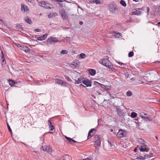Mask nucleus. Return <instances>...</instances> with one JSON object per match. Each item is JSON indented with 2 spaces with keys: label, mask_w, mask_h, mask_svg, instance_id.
I'll list each match as a JSON object with an SVG mask.
<instances>
[{
  "label": "nucleus",
  "mask_w": 160,
  "mask_h": 160,
  "mask_svg": "<svg viewBox=\"0 0 160 160\" xmlns=\"http://www.w3.org/2000/svg\"><path fill=\"white\" fill-rule=\"evenodd\" d=\"M100 64L107 67L112 71H114L115 69L112 67V63L108 60L105 59H102L99 61Z\"/></svg>",
  "instance_id": "nucleus-1"
},
{
  "label": "nucleus",
  "mask_w": 160,
  "mask_h": 160,
  "mask_svg": "<svg viewBox=\"0 0 160 160\" xmlns=\"http://www.w3.org/2000/svg\"><path fill=\"white\" fill-rule=\"evenodd\" d=\"M108 7L109 11L112 13H115L118 12V9L116 8L115 5L111 4L109 5Z\"/></svg>",
  "instance_id": "nucleus-2"
},
{
  "label": "nucleus",
  "mask_w": 160,
  "mask_h": 160,
  "mask_svg": "<svg viewBox=\"0 0 160 160\" xmlns=\"http://www.w3.org/2000/svg\"><path fill=\"white\" fill-rule=\"evenodd\" d=\"M58 41V39L55 37H51L47 39V42L50 44L52 43L57 42Z\"/></svg>",
  "instance_id": "nucleus-3"
},
{
  "label": "nucleus",
  "mask_w": 160,
  "mask_h": 160,
  "mask_svg": "<svg viewBox=\"0 0 160 160\" xmlns=\"http://www.w3.org/2000/svg\"><path fill=\"white\" fill-rule=\"evenodd\" d=\"M21 11L25 13H28L29 12V10L28 7L22 3L21 4Z\"/></svg>",
  "instance_id": "nucleus-4"
},
{
  "label": "nucleus",
  "mask_w": 160,
  "mask_h": 160,
  "mask_svg": "<svg viewBox=\"0 0 160 160\" xmlns=\"http://www.w3.org/2000/svg\"><path fill=\"white\" fill-rule=\"evenodd\" d=\"M55 84L60 85L61 86L65 87H66L68 84L67 82L64 81L58 78L55 79Z\"/></svg>",
  "instance_id": "nucleus-5"
},
{
  "label": "nucleus",
  "mask_w": 160,
  "mask_h": 160,
  "mask_svg": "<svg viewBox=\"0 0 160 160\" xmlns=\"http://www.w3.org/2000/svg\"><path fill=\"white\" fill-rule=\"evenodd\" d=\"M18 47L21 50L24 51L25 52L28 53L30 52V49L27 46L24 45H21L18 44Z\"/></svg>",
  "instance_id": "nucleus-6"
},
{
  "label": "nucleus",
  "mask_w": 160,
  "mask_h": 160,
  "mask_svg": "<svg viewBox=\"0 0 160 160\" xmlns=\"http://www.w3.org/2000/svg\"><path fill=\"white\" fill-rule=\"evenodd\" d=\"M126 132L125 131L120 129L117 133V136L118 138H122L126 136Z\"/></svg>",
  "instance_id": "nucleus-7"
},
{
  "label": "nucleus",
  "mask_w": 160,
  "mask_h": 160,
  "mask_svg": "<svg viewBox=\"0 0 160 160\" xmlns=\"http://www.w3.org/2000/svg\"><path fill=\"white\" fill-rule=\"evenodd\" d=\"M48 124L49 129V133H53L55 131V129L54 126L52 124V122L50 119L48 120Z\"/></svg>",
  "instance_id": "nucleus-8"
},
{
  "label": "nucleus",
  "mask_w": 160,
  "mask_h": 160,
  "mask_svg": "<svg viewBox=\"0 0 160 160\" xmlns=\"http://www.w3.org/2000/svg\"><path fill=\"white\" fill-rule=\"evenodd\" d=\"M39 5L42 7L45 8H51V7L48 3L44 1H40L39 2Z\"/></svg>",
  "instance_id": "nucleus-9"
},
{
  "label": "nucleus",
  "mask_w": 160,
  "mask_h": 160,
  "mask_svg": "<svg viewBox=\"0 0 160 160\" xmlns=\"http://www.w3.org/2000/svg\"><path fill=\"white\" fill-rule=\"evenodd\" d=\"M42 149L44 151L48 152H51L52 151V148L49 146L44 145L42 146Z\"/></svg>",
  "instance_id": "nucleus-10"
},
{
  "label": "nucleus",
  "mask_w": 160,
  "mask_h": 160,
  "mask_svg": "<svg viewBox=\"0 0 160 160\" xmlns=\"http://www.w3.org/2000/svg\"><path fill=\"white\" fill-rule=\"evenodd\" d=\"M59 13L61 16L62 18L63 19H66L68 18V15H67L65 11L63 9H62L60 10Z\"/></svg>",
  "instance_id": "nucleus-11"
},
{
  "label": "nucleus",
  "mask_w": 160,
  "mask_h": 160,
  "mask_svg": "<svg viewBox=\"0 0 160 160\" xmlns=\"http://www.w3.org/2000/svg\"><path fill=\"white\" fill-rule=\"evenodd\" d=\"M149 149L148 147H147V145L145 143L141 145V148L140 150L141 152H148L149 151Z\"/></svg>",
  "instance_id": "nucleus-12"
},
{
  "label": "nucleus",
  "mask_w": 160,
  "mask_h": 160,
  "mask_svg": "<svg viewBox=\"0 0 160 160\" xmlns=\"http://www.w3.org/2000/svg\"><path fill=\"white\" fill-rule=\"evenodd\" d=\"M82 83L87 87L91 86V81L87 78L84 79L83 78Z\"/></svg>",
  "instance_id": "nucleus-13"
},
{
  "label": "nucleus",
  "mask_w": 160,
  "mask_h": 160,
  "mask_svg": "<svg viewBox=\"0 0 160 160\" xmlns=\"http://www.w3.org/2000/svg\"><path fill=\"white\" fill-rule=\"evenodd\" d=\"M139 116L140 117L142 118L147 119H149L148 115L143 112H141L138 114Z\"/></svg>",
  "instance_id": "nucleus-14"
},
{
  "label": "nucleus",
  "mask_w": 160,
  "mask_h": 160,
  "mask_svg": "<svg viewBox=\"0 0 160 160\" xmlns=\"http://www.w3.org/2000/svg\"><path fill=\"white\" fill-rule=\"evenodd\" d=\"M95 138L96 140L95 141V143L99 147L100 146L101 142L100 140V138L99 136L98 135L95 136Z\"/></svg>",
  "instance_id": "nucleus-15"
},
{
  "label": "nucleus",
  "mask_w": 160,
  "mask_h": 160,
  "mask_svg": "<svg viewBox=\"0 0 160 160\" xmlns=\"http://www.w3.org/2000/svg\"><path fill=\"white\" fill-rule=\"evenodd\" d=\"M47 35L48 34H45L41 36L37 37L36 39L39 41L44 40L47 38Z\"/></svg>",
  "instance_id": "nucleus-16"
},
{
  "label": "nucleus",
  "mask_w": 160,
  "mask_h": 160,
  "mask_svg": "<svg viewBox=\"0 0 160 160\" xmlns=\"http://www.w3.org/2000/svg\"><path fill=\"white\" fill-rule=\"evenodd\" d=\"M132 13L133 15H138L141 14V12L140 11V9L137 8L135 9Z\"/></svg>",
  "instance_id": "nucleus-17"
},
{
  "label": "nucleus",
  "mask_w": 160,
  "mask_h": 160,
  "mask_svg": "<svg viewBox=\"0 0 160 160\" xmlns=\"http://www.w3.org/2000/svg\"><path fill=\"white\" fill-rule=\"evenodd\" d=\"M2 53V56H1V58L0 61L1 62V64L3 65L4 63L5 64L6 63V61L4 57V55L3 54V53L2 51H1Z\"/></svg>",
  "instance_id": "nucleus-18"
},
{
  "label": "nucleus",
  "mask_w": 160,
  "mask_h": 160,
  "mask_svg": "<svg viewBox=\"0 0 160 160\" xmlns=\"http://www.w3.org/2000/svg\"><path fill=\"white\" fill-rule=\"evenodd\" d=\"M16 29L17 31L19 32H22L23 31V28L21 25L18 24L16 25Z\"/></svg>",
  "instance_id": "nucleus-19"
},
{
  "label": "nucleus",
  "mask_w": 160,
  "mask_h": 160,
  "mask_svg": "<svg viewBox=\"0 0 160 160\" xmlns=\"http://www.w3.org/2000/svg\"><path fill=\"white\" fill-rule=\"evenodd\" d=\"M25 21L28 23L31 24L32 23V21L31 19L29 18L28 16L25 17L24 19Z\"/></svg>",
  "instance_id": "nucleus-20"
},
{
  "label": "nucleus",
  "mask_w": 160,
  "mask_h": 160,
  "mask_svg": "<svg viewBox=\"0 0 160 160\" xmlns=\"http://www.w3.org/2000/svg\"><path fill=\"white\" fill-rule=\"evenodd\" d=\"M116 108L117 109V114L119 115H122V112L121 109L120 108L119 106H116Z\"/></svg>",
  "instance_id": "nucleus-21"
},
{
  "label": "nucleus",
  "mask_w": 160,
  "mask_h": 160,
  "mask_svg": "<svg viewBox=\"0 0 160 160\" xmlns=\"http://www.w3.org/2000/svg\"><path fill=\"white\" fill-rule=\"evenodd\" d=\"M89 74L92 76H93L96 74V71L93 69H91L88 70Z\"/></svg>",
  "instance_id": "nucleus-22"
},
{
  "label": "nucleus",
  "mask_w": 160,
  "mask_h": 160,
  "mask_svg": "<svg viewBox=\"0 0 160 160\" xmlns=\"http://www.w3.org/2000/svg\"><path fill=\"white\" fill-rule=\"evenodd\" d=\"M83 78H78L77 80L76 79L75 81V83L77 84H78L81 82H82Z\"/></svg>",
  "instance_id": "nucleus-23"
},
{
  "label": "nucleus",
  "mask_w": 160,
  "mask_h": 160,
  "mask_svg": "<svg viewBox=\"0 0 160 160\" xmlns=\"http://www.w3.org/2000/svg\"><path fill=\"white\" fill-rule=\"evenodd\" d=\"M138 142L141 144V145L145 143V141L144 140L141 138H138L137 139Z\"/></svg>",
  "instance_id": "nucleus-24"
},
{
  "label": "nucleus",
  "mask_w": 160,
  "mask_h": 160,
  "mask_svg": "<svg viewBox=\"0 0 160 160\" xmlns=\"http://www.w3.org/2000/svg\"><path fill=\"white\" fill-rule=\"evenodd\" d=\"M113 35L115 37L117 38H119L121 36V33L119 32H114L113 33Z\"/></svg>",
  "instance_id": "nucleus-25"
},
{
  "label": "nucleus",
  "mask_w": 160,
  "mask_h": 160,
  "mask_svg": "<svg viewBox=\"0 0 160 160\" xmlns=\"http://www.w3.org/2000/svg\"><path fill=\"white\" fill-rule=\"evenodd\" d=\"M101 86L102 88L107 91L109 90L110 88L109 86H106L103 84H101Z\"/></svg>",
  "instance_id": "nucleus-26"
},
{
  "label": "nucleus",
  "mask_w": 160,
  "mask_h": 160,
  "mask_svg": "<svg viewBox=\"0 0 160 160\" xmlns=\"http://www.w3.org/2000/svg\"><path fill=\"white\" fill-rule=\"evenodd\" d=\"M137 114L134 112H132L131 113V116L132 118H135L137 116Z\"/></svg>",
  "instance_id": "nucleus-27"
},
{
  "label": "nucleus",
  "mask_w": 160,
  "mask_h": 160,
  "mask_svg": "<svg viewBox=\"0 0 160 160\" xmlns=\"http://www.w3.org/2000/svg\"><path fill=\"white\" fill-rule=\"evenodd\" d=\"M91 2H93L96 4H100L101 0H92Z\"/></svg>",
  "instance_id": "nucleus-28"
},
{
  "label": "nucleus",
  "mask_w": 160,
  "mask_h": 160,
  "mask_svg": "<svg viewBox=\"0 0 160 160\" xmlns=\"http://www.w3.org/2000/svg\"><path fill=\"white\" fill-rule=\"evenodd\" d=\"M78 61H74L72 63V65L74 67H77L78 66V64L77 63Z\"/></svg>",
  "instance_id": "nucleus-29"
},
{
  "label": "nucleus",
  "mask_w": 160,
  "mask_h": 160,
  "mask_svg": "<svg viewBox=\"0 0 160 160\" xmlns=\"http://www.w3.org/2000/svg\"><path fill=\"white\" fill-rule=\"evenodd\" d=\"M120 2V4L124 7H125L126 6V4L125 2L123 0H121Z\"/></svg>",
  "instance_id": "nucleus-30"
},
{
  "label": "nucleus",
  "mask_w": 160,
  "mask_h": 160,
  "mask_svg": "<svg viewBox=\"0 0 160 160\" xmlns=\"http://www.w3.org/2000/svg\"><path fill=\"white\" fill-rule=\"evenodd\" d=\"M8 81L9 84L10 86H12L14 85L15 82L11 80H9Z\"/></svg>",
  "instance_id": "nucleus-31"
},
{
  "label": "nucleus",
  "mask_w": 160,
  "mask_h": 160,
  "mask_svg": "<svg viewBox=\"0 0 160 160\" xmlns=\"http://www.w3.org/2000/svg\"><path fill=\"white\" fill-rule=\"evenodd\" d=\"M79 56L81 58L83 59L86 57V55L85 53H82L80 54Z\"/></svg>",
  "instance_id": "nucleus-32"
},
{
  "label": "nucleus",
  "mask_w": 160,
  "mask_h": 160,
  "mask_svg": "<svg viewBox=\"0 0 160 160\" xmlns=\"http://www.w3.org/2000/svg\"><path fill=\"white\" fill-rule=\"evenodd\" d=\"M152 152H149V154H148L146 155H145V156L147 158H151L152 156Z\"/></svg>",
  "instance_id": "nucleus-33"
},
{
  "label": "nucleus",
  "mask_w": 160,
  "mask_h": 160,
  "mask_svg": "<svg viewBox=\"0 0 160 160\" xmlns=\"http://www.w3.org/2000/svg\"><path fill=\"white\" fill-rule=\"evenodd\" d=\"M126 95L128 97L131 96L132 95V93L130 91H128L127 92Z\"/></svg>",
  "instance_id": "nucleus-34"
},
{
  "label": "nucleus",
  "mask_w": 160,
  "mask_h": 160,
  "mask_svg": "<svg viewBox=\"0 0 160 160\" xmlns=\"http://www.w3.org/2000/svg\"><path fill=\"white\" fill-rule=\"evenodd\" d=\"M133 55H134V53H133V52L132 51H131L129 52L128 54V56L129 57H132L133 56Z\"/></svg>",
  "instance_id": "nucleus-35"
},
{
  "label": "nucleus",
  "mask_w": 160,
  "mask_h": 160,
  "mask_svg": "<svg viewBox=\"0 0 160 160\" xmlns=\"http://www.w3.org/2000/svg\"><path fill=\"white\" fill-rule=\"evenodd\" d=\"M57 14L56 13H50V14H49L48 15V17L49 18H50L52 17L53 15H54L55 16V14Z\"/></svg>",
  "instance_id": "nucleus-36"
},
{
  "label": "nucleus",
  "mask_w": 160,
  "mask_h": 160,
  "mask_svg": "<svg viewBox=\"0 0 160 160\" xmlns=\"http://www.w3.org/2000/svg\"><path fill=\"white\" fill-rule=\"evenodd\" d=\"M68 52L67 51V50H62L61 52V54H67Z\"/></svg>",
  "instance_id": "nucleus-37"
},
{
  "label": "nucleus",
  "mask_w": 160,
  "mask_h": 160,
  "mask_svg": "<svg viewBox=\"0 0 160 160\" xmlns=\"http://www.w3.org/2000/svg\"><path fill=\"white\" fill-rule=\"evenodd\" d=\"M119 146L121 147H125V145H124V142L123 141L121 142Z\"/></svg>",
  "instance_id": "nucleus-38"
},
{
  "label": "nucleus",
  "mask_w": 160,
  "mask_h": 160,
  "mask_svg": "<svg viewBox=\"0 0 160 160\" xmlns=\"http://www.w3.org/2000/svg\"><path fill=\"white\" fill-rule=\"evenodd\" d=\"M7 126H8V130H9V131L11 132L12 133V130L9 125V124L8 123V122H7Z\"/></svg>",
  "instance_id": "nucleus-39"
},
{
  "label": "nucleus",
  "mask_w": 160,
  "mask_h": 160,
  "mask_svg": "<svg viewBox=\"0 0 160 160\" xmlns=\"http://www.w3.org/2000/svg\"><path fill=\"white\" fill-rule=\"evenodd\" d=\"M91 133L88 132V139H90L91 138L92 136V135H91Z\"/></svg>",
  "instance_id": "nucleus-40"
},
{
  "label": "nucleus",
  "mask_w": 160,
  "mask_h": 160,
  "mask_svg": "<svg viewBox=\"0 0 160 160\" xmlns=\"http://www.w3.org/2000/svg\"><path fill=\"white\" fill-rule=\"evenodd\" d=\"M146 10L147 13V15H149V8L148 7H147V8Z\"/></svg>",
  "instance_id": "nucleus-41"
},
{
  "label": "nucleus",
  "mask_w": 160,
  "mask_h": 160,
  "mask_svg": "<svg viewBox=\"0 0 160 160\" xmlns=\"http://www.w3.org/2000/svg\"><path fill=\"white\" fill-rule=\"evenodd\" d=\"M34 31L35 32H40V30L39 29H34Z\"/></svg>",
  "instance_id": "nucleus-42"
},
{
  "label": "nucleus",
  "mask_w": 160,
  "mask_h": 160,
  "mask_svg": "<svg viewBox=\"0 0 160 160\" xmlns=\"http://www.w3.org/2000/svg\"><path fill=\"white\" fill-rule=\"evenodd\" d=\"M68 140L70 142L72 143V139L70 138H68Z\"/></svg>",
  "instance_id": "nucleus-43"
},
{
  "label": "nucleus",
  "mask_w": 160,
  "mask_h": 160,
  "mask_svg": "<svg viewBox=\"0 0 160 160\" xmlns=\"http://www.w3.org/2000/svg\"><path fill=\"white\" fill-rule=\"evenodd\" d=\"M118 63L121 66H122L123 65H125L122 62H118Z\"/></svg>",
  "instance_id": "nucleus-44"
},
{
  "label": "nucleus",
  "mask_w": 160,
  "mask_h": 160,
  "mask_svg": "<svg viewBox=\"0 0 160 160\" xmlns=\"http://www.w3.org/2000/svg\"><path fill=\"white\" fill-rule=\"evenodd\" d=\"M94 130V129H91L89 132H88L91 133L93 132V131Z\"/></svg>",
  "instance_id": "nucleus-45"
},
{
  "label": "nucleus",
  "mask_w": 160,
  "mask_h": 160,
  "mask_svg": "<svg viewBox=\"0 0 160 160\" xmlns=\"http://www.w3.org/2000/svg\"><path fill=\"white\" fill-rule=\"evenodd\" d=\"M63 1L62 0H58L57 1V2H58V3H60L59 2H62Z\"/></svg>",
  "instance_id": "nucleus-46"
},
{
  "label": "nucleus",
  "mask_w": 160,
  "mask_h": 160,
  "mask_svg": "<svg viewBox=\"0 0 160 160\" xmlns=\"http://www.w3.org/2000/svg\"><path fill=\"white\" fill-rule=\"evenodd\" d=\"M128 74H126L125 75V78L126 79H127L128 78Z\"/></svg>",
  "instance_id": "nucleus-47"
},
{
  "label": "nucleus",
  "mask_w": 160,
  "mask_h": 160,
  "mask_svg": "<svg viewBox=\"0 0 160 160\" xmlns=\"http://www.w3.org/2000/svg\"><path fill=\"white\" fill-rule=\"evenodd\" d=\"M72 143H75L76 142H77L76 141L72 139Z\"/></svg>",
  "instance_id": "nucleus-48"
},
{
  "label": "nucleus",
  "mask_w": 160,
  "mask_h": 160,
  "mask_svg": "<svg viewBox=\"0 0 160 160\" xmlns=\"http://www.w3.org/2000/svg\"><path fill=\"white\" fill-rule=\"evenodd\" d=\"M131 80L132 81H134V80H135V78H132L131 79Z\"/></svg>",
  "instance_id": "nucleus-49"
},
{
  "label": "nucleus",
  "mask_w": 160,
  "mask_h": 160,
  "mask_svg": "<svg viewBox=\"0 0 160 160\" xmlns=\"http://www.w3.org/2000/svg\"><path fill=\"white\" fill-rule=\"evenodd\" d=\"M59 4L60 5V6H61L62 7L63 6V4H61V3H59Z\"/></svg>",
  "instance_id": "nucleus-50"
},
{
  "label": "nucleus",
  "mask_w": 160,
  "mask_h": 160,
  "mask_svg": "<svg viewBox=\"0 0 160 160\" xmlns=\"http://www.w3.org/2000/svg\"><path fill=\"white\" fill-rule=\"evenodd\" d=\"M82 23H83V22H82V21H81V22H79V24H80V25H82Z\"/></svg>",
  "instance_id": "nucleus-51"
},
{
  "label": "nucleus",
  "mask_w": 160,
  "mask_h": 160,
  "mask_svg": "<svg viewBox=\"0 0 160 160\" xmlns=\"http://www.w3.org/2000/svg\"><path fill=\"white\" fill-rule=\"evenodd\" d=\"M109 144L110 146L111 147H112V143H111V142H110V143H109Z\"/></svg>",
  "instance_id": "nucleus-52"
},
{
  "label": "nucleus",
  "mask_w": 160,
  "mask_h": 160,
  "mask_svg": "<svg viewBox=\"0 0 160 160\" xmlns=\"http://www.w3.org/2000/svg\"><path fill=\"white\" fill-rule=\"evenodd\" d=\"M110 131L111 132H113V130L112 129H110Z\"/></svg>",
  "instance_id": "nucleus-53"
},
{
  "label": "nucleus",
  "mask_w": 160,
  "mask_h": 160,
  "mask_svg": "<svg viewBox=\"0 0 160 160\" xmlns=\"http://www.w3.org/2000/svg\"><path fill=\"white\" fill-rule=\"evenodd\" d=\"M133 1H135V2H138V0H133Z\"/></svg>",
  "instance_id": "nucleus-54"
},
{
  "label": "nucleus",
  "mask_w": 160,
  "mask_h": 160,
  "mask_svg": "<svg viewBox=\"0 0 160 160\" xmlns=\"http://www.w3.org/2000/svg\"><path fill=\"white\" fill-rule=\"evenodd\" d=\"M65 138H66V139L68 140V138H69V137H67L66 136V137H65Z\"/></svg>",
  "instance_id": "nucleus-55"
},
{
  "label": "nucleus",
  "mask_w": 160,
  "mask_h": 160,
  "mask_svg": "<svg viewBox=\"0 0 160 160\" xmlns=\"http://www.w3.org/2000/svg\"><path fill=\"white\" fill-rule=\"evenodd\" d=\"M140 9V10H144L143 8H139Z\"/></svg>",
  "instance_id": "nucleus-56"
},
{
  "label": "nucleus",
  "mask_w": 160,
  "mask_h": 160,
  "mask_svg": "<svg viewBox=\"0 0 160 160\" xmlns=\"http://www.w3.org/2000/svg\"><path fill=\"white\" fill-rule=\"evenodd\" d=\"M158 137L157 136H156V137H155V138H156V139L158 140Z\"/></svg>",
  "instance_id": "nucleus-57"
},
{
  "label": "nucleus",
  "mask_w": 160,
  "mask_h": 160,
  "mask_svg": "<svg viewBox=\"0 0 160 160\" xmlns=\"http://www.w3.org/2000/svg\"><path fill=\"white\" fill-rule=\"evenodd\" d=\"M137 150V148H135L134 149V151H136Z\"/></svg>",
  "instance_id": "nucleus-58"
},
{
  "label": "nucleus",
  "mask_w": 160,
  "mask_h": 160,
  "mask_svg": "<svg viewBox=\"0 0 160 160\" xmlns=\"http://www.w3.org/2000/svg\"><path fill=\"white\" fill-rule=\"evenodd\" d=\"M158 25H160V22H159L157 23Z\"/></svg>",
  "instance_id": "nucleus-59"
},
{
  "label": "nucleus",
  "mask_w": 160,
  "mask_h": 160,
  "mask_svg": "<svg viewBox=\"0 0 160 160\" xmlns=\"http://www.w3.org/2000/svg\"><path fill=\"white\" fill-rule=\"evenodd\" d=\"M0 21L1 22H2V19H0Z\"/></svg>",
  "instance_id": "nucleus-60"
},
{
  "label": "nucleus",
  "mask_w": 160,
  "mask_h": 160,
  "mask_svg": "<svg viewBox=\"0 0 160 160\" xmlns=\"http://www.w3.org/2000/svg\"><path fill=\"white\" fill-rule=\"evenodd\" d=\"M28 1L29 2H31V0H28Z\"/></svg>",
  "instance_id": "nucleus-61"
},
{
  "label": "nucleus",
  "mask_w": 160,
  "mask_h": 160,
  "mask_svg": "<svg viewBox=\"0 0 160 160\" xmlns=\"http://www.w3.org/2000/svg\"><path fill=\"white\" fill-rule=\"evenodd\" d=\"M80 85H82V86H84L83 85H82V84H81Z\"/></svg>",
  "instance_id": "nucleus-62"
},
{
  "label": "nucleus",
  "mask_w": 160,
  "mask_h": 160,
  "mask_svg": "<svg viewBox=\"0 0 160 160\" xmlns=\"http://www.w3.org/2000/svg\"><path fill=\"white\" fill-rule=\"evenodd\" d=\"M87 160H91L90 159L88 158Z\"/></svg>",
  "instance_id": "nucleus-63"
},
{
  "label": "nucleus",
  "mask_w": 160,
  "mask_h": 160,
  "mask_svg": "<svg viewBox=\"0 0 160 160\" xmlns=\"http://www.w3.org/2000/svg\"><path fill=\"white\" fill-rule=\"evenodd\" d=\"M54 0L56 2H57V1H58V0Z\"/></svg>",
  "instance_id": "nucleus-64"
}]
</instances>
